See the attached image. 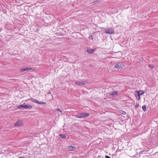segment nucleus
I'll return each instance as SVG.
<instances>
[{"mask_svg": "<svg viewBox=\"0 0 158 158\" xmlns=\"http://www.w3.org/2000/svg\"><path fill=\"white\" fill-rule=\"evenodd\" d=\"M32 69V68L30 67H27L25 68H22L20 69L19 71L20 72H22L26 70H30Z\"/></svg>", "mask_w": 158, "mask_h": 158, "instance_id": "39448f33", "label": "nucleus"}, {"mask_svg": "<svg viewBox=\"0 0 158 158\" xmlns=\"http://www.w3.org/2000/svg\"><path fill=\"white\" fill-rule=\"evenodd\" d=\"M109 94L110 95L112 96L113 97H115L118 94L117 91H113L110 92Z\"/></svg>", "mask_w": 158, "mask_h": 158, "instance_id": "6e6552de", "label": "nucleus"}, {"mask_svg": "<svg viewBox=\"0 0 158 158\" xmlns=\"http://www.w3.org/2000/svg\"><path fill=\"white\" fill-rule=\"evenodd\" d=\"M134 93L136 99L139 100L140 99V95H143L144 94V92L142 90H136L134 92Z\"/></svg>", "mask_w": 158, "mask_h": 158, "instance_id": "f257e3e1", "label": "nucleus"}, {"mask_svg": "<svg viewBox=\"0 0 158 158\" xmlns=\"http://www.w3.org/2000/svg\"><path fill=\"white\" fill-rule=\"evenodd\" d=\"M75 84L78 85H84L85 84V82L77 81L75 82Z\"/></svg>", "mask_w": 158, "mask_h": 158, "instance_id": "1a4fd4ad", "label": "nucleus"}, {"mask_svg": "<svg viewBox=\"0 0 158 158\" xmlns=\"http://www.w3.org/2000/svg\"><path fill=\"white\" fill-rule=\"evenodd\" d=\"M68 149L69 151H73L76 149V148L72 146H69L68 147Z\"/></svg>", "mask_w": 158, "mask_h": 158, "instance_id": "0eeeda50", "label": "nucleus"}, {"mask_svg": "<svg viewBox=\"0 0 158 158\" xmlns=\"http://www.w3.org/2000/svg\"><path fill=\"white\" fill-rule=\"evenodd\" d=\"M105 158H111L110 157L108 156H105Z\"/></svg>", "mask_w": 158, "mask_h": 158, "instance_id": "412c9836", "label": "nucleus"}, {"mask_svg": "<svg viewBox=\"0 0 158 158\" xmlns=\"http://www.w3.org/2000/svg\"><path fill=\"white\" fill-rule=\"evenodd\" d=\"M23 125L22 121L21 120L18 121L15 124V126H20Z\"/></svg>", "mask_w": 158, "mask_h": 158, "instance_id": "423d86ee", "label": "nucleus"}, {"mask_svg": "<svg viewBox=\"0 0 158 158\" xmlns=\"http://www.w3.org/2000/svg\"><path fill=\"white\" fill-rule=\"evenodd\" d=\"M95 51V49H87V52L89 54L92 53Z\"/></svg>", "mask_w": 158, "mask_h": 158, "instance_id": "9b49d317", "label": "nucleus"}, {"mask_svg": "<svg viewBox=\"0 0 158 158\" xmlns=\"http://www.w3.org/2000/svg\"><path fill=\"white\" fill-rule=\"evenodd\" d=\"M142 109L143 110L145 111L146 110V106L145 105H143L142 106Z\"/></svg>", "mask_w": 158, "mask_h": 158, "instance_id": "4468645a", "label": "nucleus"}, {"mask_svg": "<svg viewBox=\"0 0 158 158\" xmlns=\"http://www.w3.org/2000/svg\"><path fill=\"white\" fill-rule=\"evenodd\" d=\"M31 101L35 103H39V101L37 100H34L33 99H31Z\"/></svg>", "mask_w": 158, "mask_h": 158, "instance_id": "ddd939ff", "label": "nucleus"}, {"mask_svg": "<svg viewBox=\"0 0 158 158\" xmlns=\"http://www.w3.org/2000/svg\"><path fill=\"white\" fill-rule=\"evenodd\" d=\"M114 30L112 28H110L107 30H106L105 31V33L106 34H113L114 33Z\"/></svg>", "mask_w": 158, "mask_h": 158, "instance_id": "20e7f679", "label": "nucleus"}, {"mask_svg": "<svg viewBox=\"0 0 158 158\" xmlns=\"http://www.w3.org/2000/svg\"><path fill=\"white\" fill-rule=\"evenodd\" d=\"M120 113H121L123 115H125L126 114V112L123 110H121Z\"/></svg>", "mask_w": 158, "mask_h": 158, "instance_id": "dca6fc26", "label": "nucleus"}, {"mask_svg": "<svg viewBox=\"0 0 158 158\" xmlns=\"http://www.w3.org/2000/svg\"><path fill=\"white\" fill-rule=\"evenodd\" d=\"M32 107H33V106L31 105H24L23 108H25V109H27V108H32Z\"/></svg>", "mask_w": 158, "mask_h": 158, "instance_id": "9d476101", "label": "nucleus"}, {"mask_svg": "<svg viewBox=\"0 0 158 158\" xmlns=\"http://www.w3.org/2000/svg\"><path fill=\"white\" fill-rule=\"evenodd\" d=\"M89 39H91L92 40L93 39V37L92 35H89Z\"/></svg>", "mask_w": 158, "mask_h": 158, "instance_id": "a211bd4d", "label": "nucleus"}, {"mask_svg": "<svg viewBox=\"0 0 158 158\" xmlns=\"http://www.w3.org/2000/svg\"><path fill=\"white\" fill-rule=\"evenodd\" d=\"M89 115V113L87 112H85L79 113L77 115L76 117L78 118H81L87 117Z\"/></svg>", "mask_w": 158, "mask_h": 158, "instance_id": "f03ea898", "label": "nucleus"}, {"mask_svg": "<svg viewBox=\"0 0 158 158\" xmlns=\"http://www.w3.org/2000/svg\"><path fill=\"white\" fill-rule=\"evenodd\" d=\"M23 106H24V105H21L19 106H17V108H18V109H19V108H23Z\"/></svg>", "mask_w": 158, "mask_h": 158, "instance_id": "2eb2a0df", "label": "nucleus"}, {"mask_svg": "<svg viewBox=\"0 0 158 158\" xmlns=\"http://www.w3.org/2000/svg\"><path fill=\"white\" fill-rule=\"evenodd\" d=\"M57 110H59L60 113H62V110H60V109H59L58 108V109H57Z\"/></svg>", "mask_w": 158, "mask_h": 158, "instance_id": "6ab92c4d", "label": "nucleus"}, {"mask_svg": "<svg viewBox=\"0 0 158 158\" xmlns=\"http://www.w3.org/2000/svg\"><path fill=\"white\" fill-rule=\"evenodd\" d=\"M148 66L151 68H153V66H151L150 64H149Z\"/></svg>", "mask_w": 158, "mask_h": 158, "instance_id": "aec40b11", "label": "nucleus"}, {"mask_svg": "<svg viewBox=\"0 0 158 158\" xmlns=\"http://www.w3.org/2000/svg\"><path fill=\"white\" fill-rule=\"evenodd\" d=\"M38 104H46V103L44 102H40L39 101V103Z\"/></svg>", "mask_w": 158, "mask_h": 158, "instance_id": "f3484780", "label": "nucleus"}, {"mask_svg": "<svg viewBox=\"0 0 158 158\" xmlns=\"http://www.w3.org/2000/svg\"><path fill=\"white\" fill-rule=\"evenodd\" d=\"M124 65L122 62H118L115 64L114 67L118 69H122L124 67Z\"/></svg>", "mask_w": 158, "mask_h": 158, "instance_id": "7ed1b4c3", "label": "nucleus"}, {"mask_svg": "<svg viewBox=\"0 0 158 158\" xmlns=\"http://www.w3.org/2000/svg\"><path fill=\"white\" fill-rule=\"evenodd\" d=\"M59 135L62 138H65L66 137V136L64 134H60Z\"/></svg>", "mask_w": 158, "mask_h": 158, "instance_id": "f8f14e48", "label": "nucleus"}]
</instances>
